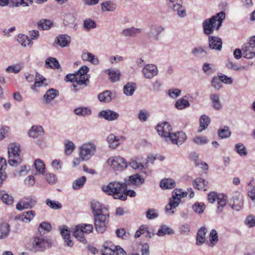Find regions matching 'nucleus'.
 I'll return each mask as SVG.
<instances>
[{
    "instance_id": "26",
    "label": "nucleus",
    "mask_w": 255,
    "mask_h": 255,
    "mask_svg": "<svg viewBox=\"0 0 255 255\" xmlns=\"http://www.w3.org/2000/svg\"><path fill=\"white\" fill-rule=\"evenodd\" d=\"M142 32L141 28L131 27L123 30L122 34L126 37H135Z\"/></svg>"
},
{
    "instance_id": "51",
    "label": "nucleus",
    "mask_w": 255,
    "mask_h": 255,
    "mask_svg": "<svg viewBox=\"0 0 255 255\" xmlns=\"http://www.w3.org/2000/svg\"><path fill=\"white\" fill-rule=\"evenodd\" d=\"M235 150L241 156H246L248 153L245 146L242 143L235 144Z\"/></svg>"
},
{
    "instance_id": "36",
    "label": "nucleus",
    "mask_w": 255,
    "mask_h": 255,
    "mask_svg": "<svg viewBox=\"0 0 255 255\" xmlns=\"http://www.w3.org/2000/svg\"><path fill=\"white\" fill-rule=\"evenodd\" d=\"M174 233V232L172 229L170 227L165 225H162L160 226L159 229H158L156 235L158 236H164L165 235H172Z\"/></svg>"
},
{
    "instance_id": "54",
    "label": "nucleus",
    "mask_w": 255,
    "mask_h": 255,
    "mask_svg": "<svg viewBox=\"0 0 255 255\" xmlns=\"http://www.w3.org/2000/svg\"><path fill=\"white\" fill-rule=\"evenodd\" d=\"M101 8L104 11H111L116 9V5L113 2L108 1L104 2L101 4Z\"/></svg>"
},
{
    "instance_id": "45",
    "label": "nucleus",
    "mask_w": 255,
    "mask_h": 255,
    "mask_svg": "<svg viewBox=\"0 0 255 255\" xmlns=\"http://www.w3.org/2000/svg\"><path fill=\"white\" fill-rule=\"evenodd\" d=\"M0 198L3 203L7 205L12 204L13 201V197L8 195L5 191H0Z\"/></svg>"
},
{
    "instance_id": "16",
    "label": "nucleus",
    "mask_w": 255,
    "mask_h": 255,
    "mask_svg": "<svg viewBox=\"0 0 255 255\" xmlns=\"http://www.w3.org/2000/svg\"><path fill=\"white\" fill-rule=\"evenodd\" d=\"M144 178L139 174L130 175L124 179L125 184L126 185H135L140 186L144 182Z\"/></svg>"
},
{
    "instance_id": "57",
    "label": "nucleus",
    "mask_w": 255,
    "mask_h": 255,
    "mask_svg": "<svg viewBox=\"0 0 255 255\" xmlns=\"http://www.w3.org/2000/svg\"><path fill=\"white\" fill-rule=\"evenodd\" d=\"M46 204L51 209L57 210L60 209L62 207V205L60 203L55 200H51L47 199L46 200Z\"/></svg>"
},
{
    "instance_id": "27",
    "label": "nucleus",
    "mask_w": 255,
    "mask_h": 255,
    "mask_svg": "<svg viewBox=\"0 0 255 255\" xmlns=\"http://www.w3.org/2000/svg\"><path fill=\"white\" fill-rule=\"evenodd\" d=\"M193 186L194 188L198 190L206 191L207 190L208 182H206L204 179L199 177L193 180Z\"/></svg>"
},
{
    "instance_id": "60",
    "label": "nucleus",
    "mask_w": 255,
    "mask_h": 255,
    "mask_svg": "<svg viewBox=\"0 0 255 255\" xmlns=\"http://www.w3.org/2000/svg\"><path fill=\"white\" fill-rule=\"evenodd\" d=\"M83 25L84 28L87 30H89L90 29L94 28L96 27V22L90 18L86 19L84 21Z\"/></svg>"
},
{
    "instance_id": "23",
    "label": "nucleus",
    "mask_w": 255,
    "mask_h": 255,
    "mask_svg": "<svg viewBox=\"0 0 255 255\" xmlns=\"http://www.w3.org/2000/svg\"><path fill=\"white\" fill-rule=\"evenodd\" d=\"M71 37L67 34H61L55 38L54 44L61 47H66L69 46L71 42Z\"/></svg>"
},
{
    "instance_id": "29",
    "label": "nucleus",
    "mask_w": 255,
    "mask_h": 255,
    "mask_svg": "<svg viewBox=\"0 0 255 255\" xmlns=\"http://www.w3.org/2000/svg\"><path fill=\"white\" fill-rule=\"evenodd\" d=\"M122 137H118L114 134H109L107 138V140L109 144V147L112 148H116L120 144V138Z\"/></svg>"
},
{
    "instance_id": "43",
    "label": "nucleus",
    "mask_w": 255,
    "mask_h": 255,
    "mask_svg": "<svg viewBox=\"0 0 255 255\" xmlns=\"http://www.w3.org/2000/svg\"><path fill=\"white\" fill-rule=\"evenodd\" d=\"M210 123V119L209 117L205 115H203L200 118V128L199 131H202L206 129L209 126Z\"/></svg>"
},
{
    "instance_id": "5",
    "label": "nucleus",
    "mask_w": 255,
    "mask_h": 255,
    "mask_svg": "<svg viewBox=\"0 0 255 255\" xmlns=\"http://www.w3.org/2000/svg\"><path fill=\"white\" fill-rule=\"evenodd\" d=\"M20 145L18 144H11L8 148V163L12 166H16L21 162L19 155Z\"/></svg>"
},
{
    "instance_id": "21",
    "label": "nucleus",
    "mask_w": 255,
    "mask_h": 255,
    "mask_svg": "<svg viewBox=\"0 0 255 255\" xmlns=\"http://www.w3.org/2000/svg\"><path fill=\"white\" fill-rule=\"evenodd\" d=\"M98 117L108 121H113L119 118V114L114 111L108 109L100 111L98 114Z\"/></svg>"
},
{
    "instance_id": "2",
    "label": "nucleus",
    "mask_w": 255,
    "mask_h": 255,
    "mask_svg": "<svg viewBox=\"0 0 255 255\" xmlns=\"http://www.w3.org/2000/svg\"><path fill=\"white\" fill-rule=\"evenodd\" d=\"M102 191L109 195H112L115 199L122 201L126 200V196L124 194L126 190V185L124 182L114 181L109 183L107 185L102 187Z\"/></svg>"
},
{
    "instance_id": "25",
    "label": "nucleus",
    "mask_w": 255,
    "mask_h": 255,
    "mask_svg": "<svg viewBox=\"0 0 255 255\" xmlns=\"http://www.w3.org/2000/svg\"><path fill=\"white\" fill-rule=\"evenodd\" d=\"M35 215V212L34 211L30 210L24 212L22 214L15 216V219L28 223L33 219Z\"/></svg>"
},
{
    "instance_id": "53",
    "label": "nucleus",
    "mask_w": 255,
    "mask_h": 255,
    "mask_svg": "<svg viewBox=\"0 0 255 255\" xmlns=\"http://www.w3.org/2000/svg\"><path fill=\"white\" fill-rule=\"evenodd\" d=\"M218 209L217 213L220 214L222 212L223 208L226 205V200L223 195H219L217 200Z\"/></svg>"
},
{
    "instance_id": "59",
    "label": "nucleus",
    "mask_w": 255,
    "mask_h": 255,
    "mask_svg": "<svg viewBox=\"0 0 255 255\" xmlns=\"http://www.w3.org/2000/svg\"><path fill=\"white\" fill-rule=\"evenodd\" d=\"M193 141L199 145L207 144L209 140L206 137L204 136H196L193 138Z\"/></svg>"
},
{
    "instance_id": "34",
    "label": "nucleus",
    "mask_w": 255,
    "mask_h": 255,
    "mask_svg": "<svg viewBox=\"0 0 255 255\" xmlns=\"http://www.w3.org/2000/svg\"><path fill=\"white\" fill-rule=\"evenodd\" d=\"M206 232L207 229L204 227H202L198 230L196 236V244L198 246L201 245L205 242Z\"/></svg>"
},
{
    "instance_id": "18",
    "label": "nucleus",
    "mask_w": 255,
    "mask_h": 255,
    "mask_svg": "<svg viewBox=\"0 0 255 255\" xmlns=\"http://www.w3.org/2000/svg\"><path fill=\"white\" fill-rule=\"evenodd\" d=\"M222 44L223 42L221 38L212 35H209L208 36V45L209 49L220 51L222 49Z\"/></svg>"
},
{
    "instance_id": "17",
    "label": "nucleus",
    "mask_w": 255,
    "mask_h": 255,
    "mask_svg": "<svg viewBox=\"0 0 255 255\" xmlns=\"http://www.w3.org/2000/svg\"><path fill=\"white\" fill-rule=\"evenodd\" d=\"M242 50L244 57L251 59L255 56V44L249 41L243 44Z\"/></svg>"
},
{
    "instance_id": "9",
    "label": "nucleus",
    "mask_w": 255,
    "mask_h": 255,
    "mask_svg": "<svg viewBox=\"0 0 255 255\" xmlns=\"http://www.w3.org/2000/svg\"><path fill=\"white\" fill-rule=\"evenodd\" d=\"M107 163L115 171H122L126 169L128 164L126 160L120 156H114L109 158Z\"/></svg>"
},
{
    "instance_id": "55",
    "label": "nucleus",
    "mask_w": 255,
    "mask_h": 255,
    "mask_svg": "<svg viewBox=\"0 0 255 255\" xmlns=\"http://www.w3.org/2000/svg\"><path fill=\"white\" fill-rule=\"evenodd\" d=\"M193 210L196 213L201 214L202 213L205 208V205L204 203L202 202H196L192 205Z\"/></svg>"
},
{
    "instance_id": "35",
    "label": "nucleus",
    "mask_w": 255,
    "mask_h": 255,
    "mask_svg": "<svg viewBox=\"0 0 255 255\" xmlns=\"http://www.w3.org/2000/svg\"><path fill=\"white\" fill-rule=\"evenodd\" d=\"M146 163L143 164L140 162V159L137 157L132 158L130 161L128 163V165L133 169H142L146 166Z\"/></svg>"
},
{
    "instance_id": "50",
    "label": "nucleus",
    "mask_w": 255,
    "mask_h": 255,
    "mask_svg": "<svg viewBox=\"0 0 255 255\" xmlns=\"http://www.w3.org/2000/svg\"><path fill=\"white\" fill-rule=\"evenodd\" d=\"M226 67L229 69H231L235 71H238L241 69H246L245 66H242L241 65L236 63L233 62L230 60H228L226 64Z\"/></svg>"
},
{
    "instance_id": "10",
    "label": "nucleus",
    "mask_w": 255,
    "mask_h": 255,
    "mask_svg": "<svg viewBox=\"0 0 255 255\" xmlns=\"http://www.w3.org/2000/svg\"><path fill=\"white\" fill-rule=\"evenodd\" d=\"M89 70V69L87 66H82L78 71L75 72V81L78 88H81V86L85 87L87 85V82L88 81L87 73Z\"/></svg>"
},
{
    "instance_id": "58",
    "label": "nucleus",
    "mask_w": 255,
    "mask_h": 255,
    "mask_svg": "<svg viewBox=\"0 0 255 255\" xmlns=\"http://www.w3.org/2000/svg\"><path fill=\"white\" fill-rule=\"evenodd\" d=\"M75 148V144L71 141H66L65 143V153L66 155H70Z\"/></svg>"
},
{
    "instance_id": "48",
    "label": "nucleus",
    "mask_w": 255,
    "mask_h": 255,
    "mask_svg": "<svg viewBox=\"0 0 255 255\" xmlns=\"http://www.w3.org/2000/svg\"><path fill=\"white\" fill-rule=\"evenodd\" d=\"M86 179V177L85 176H83L75 180L72 184L73 188L75 190H78L82 188L83 187Z\"/></svg>"
},
{
    "instance_id": "3",
    "label": "nucleus",
    "mask_w": 255,
    "mask_h": 255,
    "mask_svg": "<svg viewBox=\"0 0 255 255\" xmlns=\"http://www.w3.org/2000/svg\"><path fill=\"white\" fill-rule=\"evenodd\" d=\"M187 192H183L182 189H175L172 192V197L169 199V202L165 207L166 213L170 212V214H174V209L176 208L181 202V198L187 196Z\"/></svg>"
},
{
    "instance_id": "63",
    "label": "nucleus",
    "mask_w": 255,
    "mask_h": 255,
    "mask_svg": "<svg viewBox=\"0 0 255 255\" xmlns=\"http://www.w3.org/2000/svg\"><path fill=\"white\" fill-rule=\"evenodd\" d=\"M21 70V67L19 65L16 64L8 66L5 71L8 73H13L17 74Z\"/></svg>"
},
{
    "instance_id": "4",
    "label": "nucleus",
    "mask_w": 255,
    "mask_h": 255,
    "mask_svg": "<svg viewBox=\"0 0 255 255\" xmlns=\"http://www.w3.org/2000/svg\"><path fill=\"white\" fill-rule=\"evenodd\" d=\"M93 231L92 224H81L76 226L74 232V236L80 242L84 244L87 243L84 234H90Z\"/></svg>"
},
{
    "instance_id": "33",
    "label": "nucleus",
    "mask_w": 255,
    "mask_h": 255,
    "mask_svg": "<svg viewBox=\"0 0 255 255\" xmlns=\"http://www.w3.org/2000/svg\"><path fill=\"white\" fill-rule=\"evenodd\" d=\"M9 225L5 222L0 224V240L6 238L10 233Z\"/></svg>"
},
{
    "instance_id": "49",
    "label": "nucleus",
    "mask_w": 255,
    "mask_h": 255,
    "mask_svg": "<svg viewBox=\"0 0 255 255\" xmlns=\"http://www.w3.org/2000/svg\"><path fill=\"white\" fill-rule=\"evenodd\" d=\"M34 166L37 172L43 175L45 172V165L40 159H37L34 162Z\"/></svg>"
},
{
    "instance_id": "38",
    "label": "nucleus",
    "mask_w": 255,
    "mask_h": 255,
    "mask_svg": "<svg viewBox=\"0 0 255 255\" xmlns=\"http://www.w3.org/2000/svg\"><path fill=\"white\" fill-rule=\"evenodd\" d=\"M105 73L110 77V79L113 82L119 80L120 76V72L119 70L110 69L106 70Z\"/></svg>"
},
{
    "instance_id": "46",
    "label": "nucleus",
    "mask_w": 255,
    "mask_h": 255,
    "mask_svg": "<svg viewBox=\"0 0 255 255\" xmlns=\"http://www.w3.org/2000/svg\"><path fill=\"white\" fill-rule=\"evenodd\" d=\"M231 132L230 128L227 126L224 127L223 128H220L218 131V135L219 138L223 139L230 136Z\"/></svg>"
},
{
    "instance_id": "15",
    "label": "nucleus",
    "mask_w": 255,
    "mask_h": 255,
    "mask_svg": "<svg viewBox=\"0 0 255 255\" xmlns=\"http://www.w3.org/2000/svg\"><path fill=\"white\" fill-rule=\"evenodd\" d=\"M142 73L146 79H150L158 75V70L154 64H146L142 69Z\"/></svg>"
},
{
    "instance_id": "52",
    "label": "nucleus",
    "mask_w": 255,
    "mask_h": 255,
    "mask_svg": "<svg viewBox=\"0 0 255 255\" xmlns=\"http://www.w3.org/2000/svg\"><path fill=\"white\" fill-rule=\"evenodd\" d=\"M18 41L24 47L27 45H31L32 43L28 36L25 35L20 34L18 36Z\"/></svg>"
},
{
    "instance_id": "30",
    "label": "nucleus",
    "mask_w": 255,
    "mask_h": 255,
    "mask_svg": "<svg viewBox=\"0 0 255 255\" xmlns=\"http://www.w3.org/2000/svg\"><path fill=\"white\" fill-rule=\"evenodd\" d=\"M6 166V159L3 157H0V185L6 178V173L5 171Z\"/></svg>"
},
{
    "instance_id": "47",
    "label": "nucleus",
    "mask_w": 255,
    "mask_h": 255,
    "mask_svg": "<svg viewBox=\"0 0 255 255\" xmlns=\"http://www.w3.org/2000/svg\"><path fill=\"white\" fill-rule=\"evenodd\" d=\"M52 23L50 20L43 19L37 22L38 28L40 30H45L50 28Z\"/></svg>"
},
{
    "instance_id": "1",
    "label": "nucleus",
    "mask_w": 255,
    "mask_h": 255,
    "mask_svg": "<svg viewBox=\"0 0 255 255\" xmlns=\"http://www.w3.org/2000/svg\"><path fill=\"white\" fill-rule=\"evenodd\" d=\"M225 19V13L221 11L210 18L204 20L202 23L203 32L205 34L210 35L214 30L218 31L222 25L223 21Z\"/></svg>"
},
{
    "instance_id": "7",
    "label": "nucleus",
    "mask_w": 255,
    "mask_h": 255,
    "mask_svg": "<svg viewBox=\"0 0 255 255\" xmlns=\"http://www.w3.org/2000/svg\"><path fill=\"white\" fill-rule=\"evenodd\" d=\"M94 225L96 231L100 234L107 230L109 223V213L94 216Z\"/></svg>"
},
{
    "instance_id": "64",
    "label": "nucleus",
    "mask_w": 255,
    "mask_h": 255,
    "mask_svg": "<svg viewBox=\"0 0 255 255\" xmlns=\"http://www.w3.org/2000/svg\"><path fill=\"white\" fill-rule=\"evenodd\" d=\"M245 223L250 228L255 226V217L253 215L248 216L245 221Z\"/></svg>"
},
{
    "instance_id": "31",
    "label": "nucleus",
    "mask_w": 255,
    "mask_h": 255,
    "mask_svg": "<svg viewBox=\"0 0 255 255\" xmlns=\"http://www.w3.org/2000/svg\"><path fill=\"white\" fill-rule=\"evenodd\" d=\"M74 113L79 116L87 117L92 114V110L89 107H79L74 109Z\"/></svg>"
},
{
    "instance_id": "42",
    "label": "nucleus",
    "mask_w": 255,
    "mask_h": 255,
    "mask_svg": "<svg viewBox=\"0 0 255 255\" xmlns=\"http://www.w3.org/2000/svg\"><path fill=\"white\" fill-rule=\"evenodd\" d=\"M210 99L213 104V107L216 110H219L222 108V104L220 101V96L218 94H212Z\"/></svg>"
},
{
    "instance_id": "62",
    "label": "nucleus",
    "mask_w": 255,
    "mask_h": 255,
    "mask_svg": "<svg viewBox=\"0 0 255 255\" xmlns=\"http://www.w3.org/2000/svg\"><path fill=\"white\" fill-rule=\"evenodd\" d=\"M158 216V211L154 209H149L146 212V217L149 220L155 219Z\"/></svg>"
},
{
    "instance_id": "11",
    "label": "nucleus",
    "mask_w": 255,
    "mask_h": 255,
    "mask_svg": "<svg viewBox=\"0 0 255 255\" xmlns=\"http://www.w3.org/2000/svg\"><path fill=\"white\" fill-rule=\"evenodd\" d=\"M168 7L174 11H176L180 17H184L186 15L185 9L183 6L182 0H167Z\"/></svg>"
},
{
    "instance_id": "39",
    "label": "nucleus",
    "mask_w": 255,
    "mask_h": 255,
    "mask_svg": "<svg viewBox=\"0 0 255 255\" xmlns=\"http://www.w3.org/2000/svg\"><path fill=\"white\" fill-rule=\"evenodd\" d=\"M206 49V47H203L201 46L195 47L192 50L191 53L193 55L197 57L206 56L207 54Z\"/></svg>"
},
{
    "instance_id": "40",
    "label": "nucleus",
    "mask_w": 255,
    "mask_h": 255,
    "mask_svg": "<svg viewBox=\"0 0 255 255\" xmlns=\"http://www.w3.org/2000/svg\"><path fill=\"white\" fill-rule=\"evenodd\" d=\"M135 84L132 82L128 83L124 87V94L128 96H132L135 89Z\"/></svg>"
},
{
    "instance_id": "8",
    "label": "nucleus",
    "mask_w": 255,
    "mask_h": 255,
    "mask_svg": "<svg viewBox=\"0 0 255 255\" xmlns=\"http://www.w3.org/2000/svg\"><path fill=\"white\" fill-rule=\"evenodd\" d=\"M96 145L93 142L83 144L80 148V156L83 160H88L96 152Z\"/></svg>"
},
{
    "instance_id": "32",
    "label": "nucleus",
    "mask_w": 255,
    "mask_h": 255,
    "mask_svg": "<svg viewBox=\"0 0 255 255\" xmlns=\"http://www.w3.org/2000/svg\"><path fill=\"white\" fill-rule=\"evenodd\" d=\"M176 186V182L171 178H165L160 182V187L164 190L174 188Z\"/></svg>"
},
{
    "instance_id": "14",
    "label": "nucleus",
    "mask_w": 255,
    "mask_h": 255,
    "mask_svg": "<svg viewBox=\"0 0 255 255\" xmlns=\"http://www.w3.org/2000/svg\"><path fill=\"white\" fill-rule=\"evenodd\" d=\"M187 136L183 131L172 132L168 138V141H170L172 144L179 146L186 140Z\"/></svg>"
},
{
    "instance_id": "12",
    "label": "nucleus",
    "mask_w": 255,
    "mask_h": 255,
    "mask_svg": "<svg viewBox=\"0 0 255 255\" xmlns=\"http://www.w3.org/2000/svg\"><path fill=\"white\" fill-rule=\"evenodd\" d=\"M36 200L32 196H27L20 200L16 205V209L22 211L25 209H31L36 204Z\"/></svg>"
},
{
    "instance_id": "28",
    "label": "nucleus",
    "mask_w": 255,
    "mask_h": 255,
    "mask_svg": "<svg viewBox=\"0 0 255 255\" xmlns=\"http://www.w3.org/2000/svg\"><path fill=\"white\" fill-rule=\"evenodd\" d=\"M28 135L33 138H37L44 134V130L41 126H32L28 131Z\"/></svg>"
},
{
    "instance_id": "19",
    "label": "nucleus",
    "mask_w": 255,
    "mask_h": 255,
    "mask_svg": "<svg viewBox=\"0 0 255 255\" xmlns=\"http://www.w3.org/2000/svg\"><path fill=\"white\" fill-rule=\"evenodd\" d=\"M163 30V28L159 25H152L146 33V36L151 41H156L158 39L159 35Z\"/></svg>"
},
{
    "instance_id": "20",
    "label": "nucleus",
    "mask_w": 255,
    "mask_h": 255,
    "mask_svg": "<svg viewBox=\"0 0 255 255\" xmlns=\"http://www.w3.org/2000/svg\"><path fill=\"white\" fill-rule=\"evenodd\" d=\"M91 206L94 217L109 213L107 208L103 206L102 204L98 201H92Z\"/></svg>"
},
{
    "instance_id": "41",
    "label": "nucleus",
    "mask_w": 255,
    "mask_h": 255,
    "mask_svg": "<svg viewBox=\"0 0 255 255\" xmlns=\"http://www.w3.org/2000/svg\"><path fill=\"white\" fill-rule=\"evenodd\" d=\"M46 68L59 69L60 67L58 61L55 58L49 57L45 61Z\"/></svg>"
},
{
    "instance_id": "56",
    "label": "nucleus",
    "mask_w": 255,
    "mask_h": 255,
    "mask_svg": "<svg viewBox=\"0 0 255 255\" xmlns=\"http://www.w3.org/2000/svg\"><path fill=\"white\" fill-rule=\"evenodd\" d=\"M211 85L215 89L219 90L222 88V83L220 76H215L211 81Z\"/></svg>"
},
{
    "instance_id": "22",
    "label": "nucleus",
    "mask_w": 255,
    "mask_h": 255,
    "mask_svg": "<svg viewBox=\"0 0 255 255\" xmlns=\"http://www.w3.org/2000/svg\"><path fill=\"white\" fill-rule=\"evenodd\" d=\"M59 95V91L56 89L50 88L43 96L42 102L45 104H50L52 100Z\"/></svg>"
},
{
    "instance_id": "44",
    "label": "nucleus",
    "mask_w": 255,
    "mask_h": 255,
    "mask_svg": "<svg viewBox=\"0 0 255 255\" xmlns=\"http://www.w3.org/2000/svg\"><path fill=\"white\" fill-rule=\"evenodd\" d=\"M174 106L178 110H183L189 107L190 106V103L188 100L182 98L177 100Z\"/></svg>"
},
{
    "instance_id": "37",
    "label": "nucleus",
    "mask_w": 255,
    "mask_h": 255,
    "mask_svg": "<svg viewBox=\"0 0 255 255\" xmlns=\"http://www.w3.org/2000/svg\"><path fill=\"white\" fill-rule=\"evenodd\" d=\"M98 98L101 102L109 103L113 99L112 93L109 90H106L103 93L99 94L98 96Z\"/></svg>"
},
{
    "instance_id": "6",
    "label": "nucleus",
    "mask_w": 255,
    "mask_h": 255,
    "mask_svg": "<svg viewBox=\"0 0 255 255\" xmlns=\"http://www.w3.org/2000/svg\"><path fill=\"white\" fill-rule=\"evenodd\" d=\"M50 245V240L41 236L35 237L31 243L30 250L34 253L42 252Z\"/></svg>"
},
{
    "instance_id": "61",
    "label": "nucleus",
    "mask_w": 255,
    "mask_h": 255,
    "mask_svg": "<svg viewBox=\"0 0 255 255\" xmlns=\"http://www.w3.org/2000/svg\"><path fill=\"white\" fill-rule=\"evenodd\" d=\"M209 236L210 246L213 247L218 241V236L216 231L215 229H212L210 232Z\"/></svg>"
},
{
    "instance_id": "13",
    "label": "nucleus",
    "mask_w": 255,
    "mask_h": 255,
    "mask_svg": "<svg viewBox=\"0 0 255 255\" xmlns=\"http://www.w3.org/2000/svg\"><path fill=\"white\" fill-rule=\"evenodd\" d=\"M155 128L158 134L164 138L166 141H168V138L172 133L170 125L168 122H164L158 124Z\"/></svg>"
},
{
    "instance_id": "24",
    "label": "nucleus",
    "mask_w": 255,
    "mask_h": 255,
    "mask_svg": "<svg viewBox=\"0 0 255 255\" xmlns=\"http://www.w3.org/2000/svg\"><path fill=\"white\" fill-rule=\"evenodd\" d=\"M229 205L232 209L236 211H240L243 206V197L240 196H234L230 200Z\"/></svg>"
}]
</instances>
